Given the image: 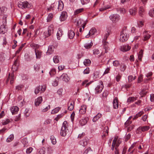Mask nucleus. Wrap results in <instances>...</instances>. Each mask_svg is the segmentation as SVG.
<instances>
[{"label": "nucleus", "instance_id": "f257e3e1", "mask_svg": "<svg viewBox=\"0 0 154 154\" xmlns=\"http://www.w3.org/2000/svg\"><path fill=\"white\" fill-rule=\"evenodd\" d=\"M129 31L127 29V27H125L121 32L120 40L122 42H124L128 39L129 38Z\"/></svg>", "mask_w": 154, "mask_h": 154}, {"label": "nucleus", "instance_id": "f03ea898", "mask_svg": "<svg viewBox=\"0 0 154 154\" xmlns=\"http://www.w3.org/2000/svg\"><path fill=\"white\" fill-rule=\"evenodd\" d=\"M68 125L66 121H65L63 122L61 127L60 131V135L63 137L66 136L68 132Z\"/></svg>", "mask_w": 154, "mask_h": 154}, {"label": "nucleus", "instance_id": "7ed1b4c3", "mask_svg": "<svg viewBox=\"0 0 154 154\" xmlns=\"http://www.w3.org/2000/svg\"><path fill=\"white\" fill-rule=\"evenodd\" d=\"M17 66H16L14 65L12 66L11 69L13 71V72H12L11 75L10 73H9L8 77L7 80V82L10 80L11 84H12L13 83V81L14 78V72L16 71L17 70Z\"/></svg>", "mask_w": 154, "mask_h": 154}, {"label": "nucleus", "instance_id": "20e7f679", "mask_svg": "<svg viewBox=\"0 0 154 154\" xmlns=\"http://www.w3.org/2000/svg\"><path fill=\"white\" fill-rule=\"evenodd\" d=\"M109 33V31H107L106 32L103 40L104 49L105 50V53H107L108 52V50H109V48L108 45V43L106 42V40L110 34Z\"/></svg>", "mask_w": 154, "mask_h": 154}, {"label": "nucleus", "instance_id": "39448f33", "mask_svg": "<svg viewBox=\"0 0 154 154\" xmlns=\"http://www.w3.org/2000/svg\"><path fill=\"white\" fill-rule=\"evenodd\" d=\"M46 87L45 85H39L36 87L34 91V93L37 94L39 93H43L46 90Z\"/></svg>", "mask_w": 154, "mask_h": 154}, {"label": "nucleus", "instance_id": "423d86ee", "mask_svg": "<svg viewBox=\"0 0 154 154\" xmlns=\"http://www.w3.org/2000/svg\"><path fill=\"white\" fill-rule=\"evenodd\" d=\"M103 83L102 81H100L98 85L95 88V93L97 94L100 93L103 90Z\"/></svg>", "mask_w": 154, "mask_h": 154}, {"label": "nucleus", "instance_id": "0eeeda50", "mask_svg": "<svg viewBox=\"0 0 154 154\" xmlns=\"http://www.w3.org/2000/svg\"><path fill=\"white\" fill-rule=\"evenodd\" d=\"M109 18L113 23H116L119 20L120 17L118 14H113L110 16Z\"/></svg>", "mask_w": 154, "mask_h": 154}, {"label": "nucleus", "instance_id": "6e6552de", "mask_svg": "<svg viewBox=\"0 0 154 154\" xmlns=\"http://www.w3.org/2000/svg\"><path fill=\"white\" fill-rule=\"evenodd\" d=\"M54 32L53 26L51 25L48 27V31L45 32V35L47 37L51 35Z\"/></svg>", "mask_w": 154, "mask_h": 154}, {"label": "nucleus", "instance_id": "1a4fd4ad", "mask_svg": "<svg viewBox=\"0 0 154 154\" xmlns=\"http://www.w3.org/2000/svg\"><path fill=\"white\" fill-rule=\"evenodd\" d=\"M18 7L22 9L26 8H28V5L27 2H21L18 3Z\"/></svg>", "mask_w": 154, "mask_h": 154}, {"label": "nucleus", "instance_id": "9d476101", "mask_svg": "<svg viewBox=\"0 0 154 154\" xmlns=\"http://www.w3.org/2000/svg\"><path fill=\"white\" fill-rule=\"evenodd\" d=\"M60 79L62 80L65 81L66 82H68L69 80V78L68 77V76L66 74H63L60 76Z\"/></svg>", "mask_w": 154, "mask_h": 154}, {"label": "nucleus", "instance_id": "9b49d317", "mask_svg": "<svg viewBox=\"0 0 154 154\" xmlns=\"http://www.w3.org/2000/svg\"><path fill=\"white\" fill-rule=\"evenodd\" d=\"M42 97H38L37 99H35V105L36 106H38L42 102Z\"/></svg>", "mask_w": 154, "mask_h": 154}, {"label": "nucleus", "instance_id": "f8f14e48", "mask_svg": "<svg viewBox=\"0 0 154 154\" xmlns=\"http://www.w3.org/2000/svg\"><path fill=\"white\" fill-rule=\"evenodd\" d=\"M118 100L117 97H115L113 101V108L115 109H116L118 108L119 106Z\"/></svg>", "mask_w": 154, "mask_h": 154}, {"label": "nucleus", "instance_id": "ddd939ff", "mask_svg": "<svg viewBox=\"0 0 154 154\" xmlns=\"http://www.w3.org/2000/svg\"><path fill=\"white\" fill-rule=\"evenodd\" d=\"M66 12L63 11L62 12L60 19L61 21H63L66 20Z\"/></svg>", "mask_w": 154, "mask_h": 154}, {"label": "nucleus", "instance_id": "4468645a", "mask_svg": "<svg viewBox=\"0 0 154 154\" xmlns=\"http://www.w3.org/2000/svg\"><path fill=\"white\" fill-rule=\"evenodd\" d=\"M131 49V47L129 45H124L121 47L120 50L123 52H126L129 51Z\"/></svg>", "mask_w": 154, "mask_h": 154}, {"label": "nucleus", "instance_id": "2eb2a0df", "mask_svg": "<svg viewBox=\"0 0 154 154\" xmlns=\"http://www.w3.org/2000/svg\"><path fill=\"white\" fill-rule=\"evenodd\" d=\"M97 32V30L95 28H92L90 31L88 35L86 36V38H88L90 35H93Z\"/></svg>", "mask_w": 154, "mask_h": 154}, {"label": "nucleus", "instance_id": "dca6fc26", "mask_svg": "<svg viewBox=\"0 0 154 154\" xmlns=\"http://www.w3.org/2000/svg\"><path fill=\"white\" fill-rule=\"evenodd\" d=\"M63 2L61 0L59 1L57 9L59 11H61L63 9Z\"/></svg>", "mask_w": 154, "mask_h": 154}, {"label": "nucleus", "instance_id": "f3484780", "mask_svg": "<svg viewBox=\"0 0 154 154\" xmlns=\"http://www.w3.org/2000/svg\"><path fill=\"white\" fill-rule=\"evenodd\" d=\"M143 41H146L149 38L151 37V35L148 33L147 32L145 31L143 33Z\"/></svg>", "mask_w": 154, "mask_h": 154}, {"label": "nucleus", "instance_id": "a211bd4d", "mask_svg": "<svg viewBox=\"0 0 154 154\" xmlns=\"http://www.w3.org/2000/svg\"><path fill=\"white\" fill-rule=\"evenodd\" d=\"M86 107L85 105H82L79 110V112L81 114H84L86 112Z\"/></svg>", "mask_w": 154, "mask_h": 154}, {"label": "nucleus", "instance_id": "6ab92c4d", "mask_svg": "<svg viewBox=\"0 0 154 154\" xmlns=\"http://www.w3.org/2000/svg\"><path fill=\"white\" fill-rule=\"evenodd\" d=\"M149 127L148 126H145L141 127H139L137 129V131H144L149 130Z\"/></svg>", "mask_w": 154, "mask_h": 154}, {"label": "nucleus", "instance_id": "aec40b11", "mask_svg": "<svg viewBox=\"0 0 154 154\" xmlns=\"http://www.w3.org/2000/svg\"><path fill=\"white\" fill-rule=\"evenodd\" d=\"M57 3H54L52 4L50 8H48V10H50L52 9L53 10H56L57 9Z\"/></svg>", "mask_w": 154, "mask_h": 154}, {"label": "nucleus", "instance_id": "412c9836", "mask_svg": "<svg viewBox=\"0 0 154 154\" xmlns=\"http://www.w3.org/2000/svg\"><path fill=\"white\" fill-rule=\"evenodd\" d=\"M19 108L17 106H14L11 108V110L12 114H16L18 111Z\"/></svg>", "mask_w": 154, "mask_h": 154}, {"label": "nucleus", "instance_id": "4be33fe9", "mask_svg": "<svg viewBox=\"0 0 154 154\" xmlns=\"http://www.w3.org/2000/svg\"><path fill=\"white\" fill-rule=\"evenodd\" d=\"M7 30L6 29L5 26L2 25L1 26L0 28V33L4 34L7 32Z\"/></svg>", "mask_w": 154, "mask_h": 154}, {"label": "nucleus", "instance_id": "5701e85b", "mask_svg": "<svg viewBox=\"0 0 154 154\" xmlns=\"http://www.w3.org/2000/svg\"><path fill=\"white\" fill-rule=\"evenodd\" d=\"M108 128L107 126L105 127L103 130V135H102L103 138L105 137L106 135L108 134Z\"/></svg>", "mask_w": 154, "mask_h": 154}, {"label": "nucleus", "instance_id": "b1692460", "mask_svg": "<svg viewBox=\"0 0 154 154\" xmlns=\"http://www.w3.org/2000/svg\"><path fill=\"white\" fill-rule=\"evenodd\" d=\"M68 35L70 39H72L74 37L75 33L73 31L70 30L68 31Z\"/></svg>", "mask_w": 154, "mask_h": 154}, {"label": "nucleus", "instance_id": "393cba45", "mask_svg": "<svg viewBox=\"0 0 154 154\" xmlns=\"http://www.w3.org/2000/svg\"><path fill=\"white\" fill-rule=\"evenodd\" d=\"M35 52L36 58L37 59H40L41 56L42 52L38 50H35Z\"/></svg>", "mask_w": 154, "mask_h": 154}, {"label": "nucleus", "instance_id": "a878e982", "mask_svg": "<svg viewBox=\"0 0 154 154\" xmlns=\"http://www.w3.org/2000/svg\"><path fill=\"white\" fill-rule=\"evenodd\" d=\"M54 47L53 45H50L48 47V49L46 53L47 54H50L53 51Z\"/></svg>", "mask_w": 154, "mask_h": 154}, {"label": "nucleus", "instance_id": "bb28decb", "mask_svg": "<svg viewBox=\"0 0 154 154\" xmlns=\"http://www.w3.org/2000/svg\"><path fill=\"white\" fill-rule=\"evenodd\" d=\"M63 35V32L62 30L61 29H59L57 34V38L58 39H60V37Z\"/></svg>", "mask_w": 154, "mask_h": 154}, {"label": "nucleus", "instance_id": "cd10ccee", "mask_svg": "<svg viewBox=\"0 0 154 154\" xmlns=\"http://www.w3.org/2000/svg\"><path fill=\"white\" fill-rule=\"evenodd\" d=\"M74 103L72 102L69 101L68 103L69 106L68 109L70 111L72 110L74 108Z\"/></svg>", "mask_w": 154, "mask_h": 154}, {"label": "nucleus", "instance_id": "c85d7f7f", "mask_svg": "<svg viewBox=\"0 0 154 154\" xmlns=\"http://www.w3.org/2000/svg\"><path fill=\"white\" fill-rule=\"evenodd\" d=\"M144 13V10L142 6H140L139 8V14L140 16H142Z\"/></svg>", "mask_w": 154, "mask_h": 154}, {"label": "nucleus", "instance_id": "c756f323", "mask_svg": "<svg viewBox=\"0 0 154 154\" xmlns=\"http://www.w3.org/2000/svg\"><path fill=\"white\" fill-rule=\"evenodd\" d=\"M101 114L98 113L96 116H95L93 119V122H96L97 120L101 116Z\"/></svg>", "mask_w": 154, "mask_h": 154}, {"label": "nucleus", "instance_id": "7c9ffc66", "mask_svg": "<svg viewBox=\"0 0 154 154\" xmlns=\"http://www.w3.org/2000/svg\"><path fill=\"white\" fill-rule=\"evenodd\" d=\"M59 80V78L57 77H56L53 81V85L54 86H57L58 85Z\"/></svg>", "mask_w": 154, "mask_h": 154}, {"label": "nucleus", "instance_id": "2f4dec72", "mask_svg": "<svg viewBox=\"0 0 154 154\" xmlns=\"http://www.w3.org/2000/svg\"><path fill=\"white\" fill-rule=\"evenodd\" d=\"M30 46L34 49L35 51V50H38L37 49L39 47V45L38 44H36L34 43H32L30 44Z\"/></svg>", "mask_w": 154, "mask_h": 154}, {"label": "nucleus", "instance_id": "473e14b6", "mask_svg": "<svg viewBox=\"0 0 154 154\" xmlns=\"http://www.w3.org/2000/svg\"><path fill=\"white\" fill-rule=\"evenodd\" d=\"M143 51L142 50H141L139 53L138 55L139 60L140 61H142V58L143 56Z\"/></svg>", "mask_w": 154, "mask_h": 154}, {"label": "nucleus", "instance_id": "72a5a7b5", "mask_svg": "<svg viewBox=\"0 0 154 154\" xmlns=\"http://www.w3.org/2000/svg\"><path fill=\"white\" fill-rule=\"evenodd\" d=\"M34 69L36 72H38L40 70V65L36 64L34 66Z\"/></svg>", "mask_w": 154, "mask_h": 154}, {"label": "nucleus", "instance_id": "f704fd0d", "mask_svg": "<svg viewBox=\"0 0 154 154\" xmlns=\"http://www.w3.org/2000/svg\"><path fill=\"white\" fill-rule=\"evenodd\" d=\"M129 11L131 15L132 16L134 15L137 12V9L136 8H135V10L130 9L129 10Z\"/></svg>", "mask_w": 154, "mask_h": 154}, {"label": "nucleus", "instance_id": "c9c22d12", "mask_svg": "<svg viewBox=\"0 0 154 154\" xmlns=\"http://www.w3.org/2000/svg\"><path fill=\"white\" fill-rule=\"evenodd\" d=\"M88 80H86L83 82L82 84V86H85V87L88 86L90 84L89 82L88 83Z\"/></svg>", "mask_w": 154, "mask_h": 154}, {"label": "nucleus", "instance_id": "e433bc0d", "mask_svg": "<svg viewBox=\"0 0 154 154\" xmlns=\"http://www.w3.org/2000/svg\"><path fill=\"white\" fill-rule=\"evenodd\" d=\"M14 138V136L13 134L10 135L8 137L6 140L7 142H9L13 140Z\"/></svg>", "mask_w": 154, "mask_h": 154}, {"label": "nucleus", "instance_id": "4c0bfd02", "mask_svg": "<svg viewBox=\"0 0 154 154\" xmlns=\"http://www.w3.org/2000/svg\"><path fill=\"white\" fill-rule=\"evenodd\" d=\"M53 60L54 62L55 63H58L59 62V57L58 56H54Z\"/></svg>", "mask_w": 154, "mask_h": 154}, {"label": "nucleus", "instance_id": "58836bf2", "mask_svg": "<svg viewBox=\"0 0 154 154\" xmlns=\"http://www.w3.org/2000/svg\"><path fill=\"white\" fill-rule=\"evenodd\" d=\"M92 45L93 43L91 42L90 43H86L85 44L84 46L86 49H89L91 48Z\"/></svg>", "mask_w": 154, "mask_h": 154}, {"label": "nucleus", "instance_id": "ea45409f", "mask_svg": "<svg viewBox=\"0 0 154 154\" xmlns=\"http://www.w3.org/2000/svg\"><path fill=\"white\" fill-rule=\"evenodd\" d=\"M117 140V138H115L113 140L111 148V149L112 150H113L114 149L115 146V145L116 144V143Z\"/></svg>", "mask_w": 154, "mask_h": 154}, {"label": "nucleus", "instance_id": "a19ab883", "mask_svg": "<svg viewBox=\"0 0 154 154\" xmlns=\"http://www.w3.org/2000/svg\"><path fill=\"white\" fill-rule=\"evenodd\" d=\"M91 63V61L89 59H86L84 61V64L86 66L89 65Z\"/></svg>", "mask_w": 154, "mask_h": 154}, {"label": "nucleus", "instance_id": "79ce46f5", "mask_svg": "<svg viewBox=\"0 0 154 154\" xmlns=\"http://www.w3.org/2000/svg\"><path fill=\"white\" fill-rule=\"evenodd\" d=\"M87 122V120L86 119H82L80 120L79 122L80 124L82 126L86 124Z\"/></svg>", "mask_w": 154, "mask_h": 154}, {"label": "nucleus", "instance_id": "37998d69", "mask_svg": "<svg viewBox=\"0 0 154 154\" xmlns=\"http://www.w3.org/2000/svg\"><path fill=\"white\" fill-rule=\"evenodd\" d=\"M149 14L151 17H154V8L149 11Z\"/></svg>", "mask_w": 154, "mask_h": 154}, {"label": "nucleus", "instance_id": "c03bdc74", "mask_svg": "<svg viewBox=\"0 0 154 154\" xmlns=\"http://www.w3.org/2000/svg\"><path fill=\"white\" fill-rule=\"evenodd\" d=\"M53 17V15L52 14H50L47 17V22L51 21Z\"/></svg>", "mask_w": 154, "mask_h": 154}, {"label": "nucleus", "instance_id": "a18cd8bd", "mask_svg": "<svg viewBox=\"0 0 154 154\" xmlns=\"http://www.w3.org/2000/svg\"><path fill=\"white\" fill-rule=\"evenodd\" d=\"M83 11V8H80L78 9L77 10H75L74 12V15H76L79 14V13L82 12Z\"/></svg>", "mask_w": 154, "mask_h": 154}, {"label": "nucleus", "instance_id": "49530a36", "mask_svg": "<svg viewBox=\"0 0 154 154\" xmlns=\"http://www.w3.org/2000/svg\"><path fill=\"white\" fill-rule=\"evenodd\" d=\"M61 108L59 107H56L55 109H53L51 112V114H54L55 113L57 112Z\"/></svg>", "mask_w": 154, "mask_h": 154}, {"label": "nucleus", "instance_id": "de8ad7c7", "mask_svg": "<svg viewBox=\"0 0 154 154\" xmlns=\"http://www.w3.org/2000/svg\"><path fill=\"white\" fill-rule=\"evenodd\" d=\"M99 72L98 71H95L94 73V79H97L99 77Z\"/></svg>", "mask_w": 154, "mask_h": 154}, {"label": "nucleus", "instance_id": "09e8293b", "mask_svg": "<svg viewBox=\"0 0 154 154\" xmlns=\"http://www.w3.org/2000/svg\"><path fill=\"white\" fill-rule=\"evenodd\" d=\"M45 152V148L43 147L38 152L39 154H44Z\"/></svg>", "mask_w": 154, "mask_h": 154}, {"label": "nucleus", "instance_id": "8fccbe9b", "mask_svg": "<svg viewBox=\"0 0 154 154\" xmlns=\"http://www.w3.org/2000/svg\"><path fill=\"white\" fill-rule=\"evenodd\" d=\"M136 99L134 97H129L127 100V102L131 103L134 101Z\"/></svg>", "mask_w": 154, "mask_h": 154}, {"label": "nucleus", "instance_id": "3c124183", "mask_svg": "<svg viewBox=\"0 0 154 154\" xmlns=\"http://www.w3.org/2000/svg\"><path fill=\"white\" fill-rule=\"evenodd\" d=\"M143 112H140L137 114L133 118V119H136L138 118V117L140 116L143 113Z\"/></svg>", "mask_w": 154, "mask_h": 154}, {"label": "nucleus", "instance_id": "603ef678", "mask_svg": "<svg viewBox=\"0 0 154 154\" xmlns=\"http://www.w3.org/2000/svg\"><path fill=\"white\" fill-rule=\"evenodd\" d=\"M135 76H134V77L132 75L129 76L128 77V82H132L133 80L135 79Z\"/></svg>", "mask_w": 154, "mask_h": 154}, {"label": "nucleus", "instance_id": "864d4df0", "mask_svg": "<svg viewBox=\"0 0 154 154\" xmlns=\"http://www.w3.org/2000/svg\"><path fill=\"white\" fill-rule=\"evenodd\" d=\"M50 139L51 140V142L54 145L56 144V139L54 138V136H51Z\"/></svg>", "mask_w": 154, "mask_h": 154}, {"label": "nucleus", "instance_id": "5fc2aeb1", "mask_svg": "<svg viewBox=\"0 0 154 154\" xmlns=\"http://www.w3.org/2000/svg\"><path fill=\"white\" fill-rule=\"evenodd\" d=\"M10 122V121L9 119H7L6 120H4L2 122V124L3 125H5L8 124Z\"/></svg>", "mask_w": 154, "mask_h": 154}, {"label": "nucleus", "instance_id": "6e6d98bb", "mask_svg": "<svg viewBox=\"0 0 154 154\" xmlns=\"http://www.w3.org/2000/svg\"><path fill=\"white\" fill-rule=\"evenodd\" d=\"M80 144L85 146L87 145V142L85 140H83L80 141Z\"/></svg>", "mask_w": 154, "mask_h": 154}, {"label": "nucleus", "instance_id": "4d7b16f0", "mask_svg": "<svg viewBox=\"0 0 154 154\" xmlns=\"http://www.w3.org/2000/svg\"><path fill=\"white\" fill-rule=\"evenodd\" d=\"M33 150V148L31 147H30L28 148H27L26 150V153L27 154H30L31 152Z\"/></svg>", "mask_w": 154, "mask_h": 154}, {"label": "nucleus", "instance_id": "13d9d810", "mask_svg": "<svg viewBox=\"0 0 154 154\" xmlns=\"http://www.w3.org/2000/svg\"><path fill=\"white\" fill-rule=\"evenodd\" d=\"M113 64L114 66L116 67L119 66L120 65L119 62L118 60H115L113 61Z\"/></svg>", "mask_w": 154, "mask_h": 154}, {"label": "nucleus", "instance_id": "bf43d9fd", "mask_svg": "<svg viewBox=\"0 0 154 154\" xmlns=\"http://www.w3.org/2000/svg\"><path fill=\"white\" fill-rule=\"evenodd\" d=\"M50 105L46 107L45 108H44L42 110V112H45L47 111L48 109H50Z\"/></svg>", "mask_w": 154, "mask_h": 154}, {"label": "nucleus", "instance_id": "052dcab7", "mask_svg": "<svg viewBox=\"0 0 154 154\" xmlns=\"http://www.w3.org/2000/svg\"><path fill=\"white\" fill-rule=\"evenodd\" d=\"M49 73L51 76L54 75L56 73V70L54 69H52L50 72Z\"/></svg>", "mask_w": 154, "mask_h": 154}, {"label": "nucleus", "instance_id": "680f3d73", "mask_svg": "<svg viewBox=\"0 0 154 154\" xmlns=\"http://www.w3.org/2000/svg\"><path fill=\"white\" fill-rule=\"evenodd\" d=\"M82 4L83 5L88 3L90 0H81Z\"/></svg>", "mask_w": 154, "mask_h": 154}, {"label": "nucleus", "instance_id": "e2e57ef3", "mask_svg": "<svg viewBox=\"0 0 154 154\" xmlns=\"http://www.w3.org/2000/svg\"><path fill=\"white\" fill-rule=\"evenodd\" d=\"M108 94V92L107 91H105L102 94L103 97H106Z\"/></svg>", "mask_w": 154, "mask_h": 154}, {"label": "nucleus", "instance_id": "0e129e2a", "mask_svg": "<svg viewBox=\"0 0 154 154\" xmlns=\"http://www.w3.org/2000/svg\"><path fill=\"white\" fill-rule=\"evenodd\" d=\"M90 70L89 68H87L84 71L83 73L84 74H88L89 73Z\"/></svg>", "mask_w": 154, "mask_h": 154}, {"label": "nucleus", "instance_id": "69168bd1", "mask_svg": "<svg viewBox=\"0 0 154 154\" xmlns=\"http://www.w3.org/2000/svg\"><path fill=\"white\" fill-rule=\"evenodd\" d=\"M93 54H97L99 53V51L98 49H95L93 50Z\"/></svg>", "mask_w": 154, "mask_h": 154}, {"label": "nucleus", "instance_id": "338daca9", "mask_svg": "<svg viewBox=\"0 0 154 154\" xmlns=\"http://www.w3.org/2000/svg\"><path fill=\"white\" fill-rule=\"evenodd\" d=\"M91 150L90 147H88L85 150L83 154H87L89 151Z\"/></svg>", "mask_w": 154, "mask_h": 154}, {"label": "nucleus", "instance_id": "774afa93", "mask_svg": "<svg viewBox=\"0 0 154 154\" xmlns=\"http://www.w3.org/2000/svg\"><path fill=\"white\" fill-rule=\"evenodd\" d=\"M126 69V66L125 65H121L120 67V69L121 71H124Z\"/></svg>", "mask_w": 154, "mask_h": 154}]
</instances>
